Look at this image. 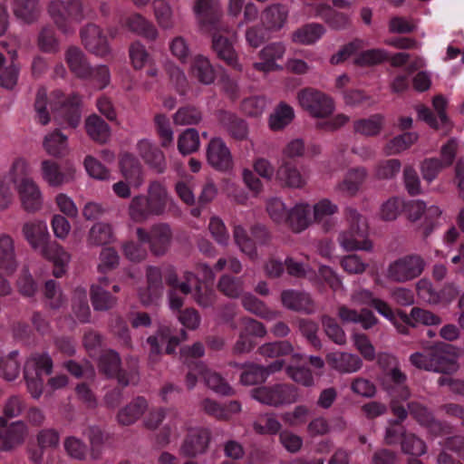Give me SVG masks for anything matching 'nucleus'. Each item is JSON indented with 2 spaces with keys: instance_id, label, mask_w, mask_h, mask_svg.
<instances>
[{
  "instance_id": "nucleus-12",
  "label": "nucleus",
  "mask_w": 464,
  "mask_h": 464,
  "mask_svg": "<svg viewBox=\"0 0 464 464\" xmlns=\"http://www.w3.org/2000/svg\"><path fill=\"white\" fill-rule=\"evenodd\" d=\"M454 347L442 342L430 346V372L450 374L455 372L458 362L453 357Z\"/></svg>"
},
{
  "instance_id": "nucleus-9",
  "label": "nucleus",
  "mask_w": 464,
  "mask_h": 464,
  "mask_svg": "<svg viewBox=\"0 0 464 464\" xmlns=\"http://www.w3.org/2000/svg\"><path fill=\"white\" fill-rule=\"evenodd\" d=\"M165 284L169 286L168 297L171 309H181L184 304V298L178 295V292L188 295L192 292L191 283L196 279V275L190 271H185L181 281L179 278L176 268L168 266L163 272Z\"/></svg>"
},
{
  "instance_id": "nucleus-30",
  "label": "nucleus",
  "mask_w": 464,
  "mask_h": 464,
  "mask_svg": "<svg viewBox=\"0 0 464 464\" xmlns=\"http://www.w3.org/2000/svg\"><path fill=\"white\" fill-rule=\"evenodd\" d=\"M310 212L311 207L308 203H297L288 210L287 220H285V225L294 233H300L305 230L312 222Z\"/></svg>"
},
{
  "instance_id": "nucleus-2",
  "label": "nucleus",
  "mask_w": 464,
  "mask_h": 464,
  "mask_svg": "<svg viewBox=\"0 0 464 464\" xmlns=\"http://www.w3.org/2000/svg\"><path fill=\"white\" fill-rule=\"evenodd\" d=\"M343 213L349 227L339 236L341 246L347 251H370L372 243L368 239V225L365 218L351 207L346 208Z\"/></svg>"
},
{
  "instance_id": "nucleus-34",
  "label": "nucleus",
  "mask_w": 464,
  "mask_h": 464,
  "mask_svg": "<svg viewBox=\"0 0 464 464\" xmlns=\"http://www.w3.org/2000/svg\"><path fill=\"white\" fill-rule=\"evenodd\" d=\"M198 374L203 377L206 385L214 392L222 395H232L233 389L218 372L207 369L204 363H196Z\"/></svg>"
},
{
  "instance_id": "nucleus-42",
  "label": "nucleus",
  "mask_w": 464,
  "mask_h": 464,
  "mask_svg": "<svg viewBox=\"0 0 464 464\" xmlns=\"http://www.w3.org/2000/svg\"><path fill=\"white\" fill-rule=\"evenodd\" d=\"M366 178V171L364 169H356L350 170L343 180L338 184V189L343 194L353 197L354 196L360 187L362 185Z\"/></svg>"
},
{
  "instance_id": "nucleus-18",
  "label": "nucleus",
  "mask_w": 464,
  "mask_h": 464,
  "mask_svg": "<svg viewBox=\"0 0 464 464\" xmlns=\"http://www.w3.org/2000/svg\"><path fill=\"white\" fill-rule=\"evenodd\" d=\"M81 105L82 97L79 94L69 95L54 115V120L60 125L76 129L82 118Z\"/></svg>"
},
{
  "instance_id": "nucleus-23",
  "label": "nucleus",
  "mask_w": 464,
  "mask_h": 464,
  "mask_svg": "<svg viewBox=\"0 0 464 464\" xmlns=\"http://www.w3.org/2000/svg\"><path fill=\"white\" fill-rule=\"evenodd\" d=\"M28 436V428L22 420L6 424L0 436V450L10 451L21 446Z\"/></svg>"
},
{
  "instance_id": "nucleus-21",
  "label": "nucleus",
  "mask_w": 464,
  "mask_h": 464,
  "mask_svg": "<svg viewBox=\"0 0 464 464\" xmlns=\"http://www.w3.org/2000/svg\"><path fill=\"white\" fill-rule=\"evenodd\" d=\"M210 441V431L207 429L191 430L186 436L181 447L180 454L187 458H195L206 452Z\"/></svg>"
},
{
  "instance_id": "nucleus-53",
  "label": "nucleus",
  "mask_w": 464,
  "mask_h": 464,
  "mask_svg": "<svg viewBox=\"0 0 464 464\" xmlns=\"http://www.w3.org/2000/svg\"><path fill=\"white\" fill-rule=\"evenodd\" d=\"M294 352V346L289 341H276L262 344L257 353L266 358H276L289 355Z\"/></svg>"
},
{
  "instance_id": "nucleus-3",
  "label": "nucleus",
  "mask_w": 464,
  "mask_h": 464,
  "mask_svg": "<svg viewBox=\"0 0 464 464\" xmlns=\"http://www.w3.org/2000/svg\"><path fill=\"white\" fill-rule=\"evenodd\" d=\"M47 12L57 29L65 34L73 33V24L81 23L85 18L82 0H52Z\"/></svg>"
},
{
  "instance_id": "nucleus-36",
  "label": "nucleus",
  "mask_w": 464,
  "mask_h": 464,
  "mask_svg": "<svg viewBox=\"0 0 464 464\" xmlns=\"http://www.w3.org/2000/svg\"><path fill=\"white\" fill-rule=\"evenodd\" d=\"M12 8L14 16L26 24L36 21L41 11L39 0H13Z\"/></svg>"
},
{
  "instance_id": "nucleus-20",
  "label": "nucleus",
  "mask_w": 464,
  "mask_h": 464,
  "mask_svg": "<svg viewBox=\"0 0 464 464\" xmlns=\"http://www.w3.org/2000/svg\"><path fill=\"white\" fill-rule=\"evenodd\" d=\"M22 208L28 213L41 209L43 200L39 187L31 179H22L16 186Z\"/></svg>"
},
{
  "instance_id": "nucleus-32",
  "label": "nucleus",
  "mask_w": 464,
  "mask_h": 464,
  "mask_svg": "<svg viewBox=\"0 0 464 464\" xmlns=\"http://www.w3.org/2000/svg\"><path fill=\"white\" fill-rule=\"evenodd\" d=\"M125 25L130 32L149 41H155L158 37V31L155 25L138 13L130 14L125 19Z\"/></svg>"
},
{
  "instance_id": "nucleus-14",
  "label": "nucleus",
  "mask_w": 464,
  "mask_h": 464,
  "mask_svg": "<svg viewBox=\"0 0 464 464\" xmlns=\"http://www.w3.org/2000/svg\"><path fill=\"white\" fill-rule=\"evenodd\" d=\"M41 171L43 179L52 187H61L73 181L76 174V169L72 164L66 162L61 169L59 164L52 160L42 161Z\"/></svg>"
},
{
  "instance_id": "nucleus-10",
  "label": "nucleus",
  "mask_w": 464,
  "mask_h": 464,
  "mask_svg": "<svg viewBox=\"0 0 464 464\" xmlns=\"http://www.w3.org/2000/svg\"><path fill=\"white\" fill-rule=\"evenodd\" d=\"M193 12L199 26L204 30L219 28L228 32L227 23L223 21L219 0H194Z\"/></svg>"
},
{
  "instance_id": "nucleus-33",
  "label": "nucleus",
  "mask_w": 464,
  "mask_h": 464,
  "mask_svg": "<svg viewBox=\"0 0 464 464\" xmlns=\"http://www.w3.org/2000/svg\"><path fill=\"white\" fill-rule=\"evenodd\" d=\"M325 33L324 27L321 24H306L291 34V40L297 44L309 45L314 44Z\"/></svg>"
},
{
  "instance_id": "nucleus-47",
  "label": "nucleus",
  "mask_w": 464,
  "mask_h": 464,
  "mask_svg": "<svg viewBox=\"0 0 464 464\" xmlns=\"http://www.w3.org/2000/svg\"><path fill=\"white\" fill-rule=\"evenodd\" d=\"M31 370L35 372L36 377H40L42 373L50 374L53 370L52 358L46 353L32 356L24 364V379H28V374H30Z\"/></svg>"
},
{
  "instance_id": "nucleus-57",
  "label": "nucleus",
  "mask_w": 464,
  "mask_h": 464,
  "mask_svg": "<svg viewBox=\"0 0 464 464\" xmlns=\"http://www.w3.org/2000/svg\"><path fill=\"white\" fill-rule=\"evenodd\" d=\"M321 323L327 337L338 345H343L346 343V335L337 321L328 314L321 316Z\"/></svg>"
},
{
  "instance_id": "nucleus-40",
  "label": "nucleus",
  "mask_w": 464,
  "mask_h": 464,
  "mask_svg": "<svg viewBox=\"0 0 464 464\" xmlns=\"http://www.w3.org/2000/svg\"><path fill=\"white\" fill-rule=\"evenodd\" d=\"M241 370L240 383L243 385H256L265 382L267 379V372L263 365L255 362L244 363Z\"/></svg>"
},
{
  "instance_id": "nucleus-27",
  "label": "nucleus",
  "mask_w": 464,
  "mask_h": 464,
  "mask_svg": "<svg viewBox=\"0 0 464 464\" xmlns=\"http://www.w3.org/2000/svg\"><path fill=\"white\" fill-rule=\"evenodd\" d=\"M119 169L122 177L130 185L139 188L143 182V169L140 160L130 152H123L119 158Z\"/></svg>"
},
{
  "instance_id": "nucleus-60",
  "label": "nucleus",
  "mask_w": 464,
  "mask_h": 464,
  "mask_svg": "<svg viewBox=\"0 0 464 464\" xmlns=\"http://www.w3.org/2000/svg\"><path fill=\"white\" fill-rule=\"evenodd\" d=\"M401 163L397 159L380 161L374 169V176L378 179H392L400 172Z\"/></svg>"
},
{
  "instance_id": "nucleus-59",
  "label": "nucleus",
  "mask_w": 464,
  "mask_h": 464,
  "mask_svg": "<svg viewBox=\"0 0 464 464\" xmlns=\"http://www.w3.org/2000/svg\"><path fill=\"white\" fill-rule=\"evenodd\" d=\"M37 44L40 50L43 52L55 53L58 51L59 42L52 26L46 25L41 29L38 34Z\"/></svg>"
},
{
  "instance_id": "nucleus-1",
  "label": "nucleus",
  "mask_w": 464,
  "mask_h": 464,
  "mask_svg": "<svg viewBox=\"0 0 464 464\" xmlns=\"http://www.w3.org/2000/svg\"><path fill=\"white\" fill-rule=\"evenodd\" d=\"M170 201L166 187L158 180L150 181L147 194L134 196L128 207V215L135 223H144L151 217L166 213Z\"/></svg>"
},
{
  "instance_id": "nucleus-4",
  "label": "nucleus",
  "mask_w": 464,
  "mask_h": 464,
  "mask_svg": "<svg viewBox=\"0 0 464 464\" xmlns=\"http://www.w3.org/2000/svg\"><path fill=\"white\" fill-rule=\"evenodd\" d=\"M136 236L140 243L148 244L151 255L157 257L169 252L173 238L171 227L167 223L153 224L149 230L137 227Z\"/></svg>"
},
{
  "instance_id": "nucleus-39",
  "label": "nucleus",
  "mask_w": 464,
  "mask_h": 464,
  "mask_svg": "<svg viewBox=\"0 0 464 464\" xmlns=\"http://www.w3.org/2000/svg\"><path fill=\"white\" fill-rule=\"evenodd\" d=\"M43 146L50 156L61 158L67 153V136L56 129L44 137Z\"/></svg>"
},
{
  "instance_id": "nucleus-50",
  "label": "nucleus",
  "mask_w": 464,
  "mask_h": 464,
  "mask_svg": "<svg viewBox=\"0 0 464 464\" xmlns=\"http://www.w3.org/2000/svg\"><path fill=\"white\" fill-rule=\"evenodd\" d=\"M401 451L412 457H420L426 454L428 447L426 442L413 432L408 431L401 441Z\"/></svg>"
},
{
  "instance_id": "nucleus-28",
  "label": "nucleus",
  "mask_w": 464,
  "mask_h": 464,
  "mask_svg": "<svg viewBox=\"0 0 464 464\" xmlns=\"http://www.w3.org/2000/svg\"><path fill=\"white\" fill-rule=\"evenodd\" d=\"M64 59L70 71L76 77L88 79L92 75V68L86 55L79 47L70 46L65 51Z\"/></svg>"
},
{
  "instance_id": "nucleus-31",
  "label": "nucleus",
  "mask_w": 464,
  "mask_h": 464,
  "mask_svg": "<svg viewBox=\"0 0 464 464\" xmlns=\"http://www.w3.org/2000/svg\"><path fill=\"white\" fill-rule=\"evenodd\" d=\"M18 266L14 238L6 234L0 235V269L13 274Z\"/></svg>"
},
{
  "instance_id": "nucleus-15",
  "label": "nucleus",
  "mask_w": 464,
  "mask_h": 464,
  "mask_svg": "<svg viewBox=\"0 0 464 464\" xmlns=\"http://www.w3.org/2000/svg\"><path fill=\"white\" fill-rule=\"evenodd\" d=\"M207 160L215 169L222 172L233 168L232 154L221 138H213L207 147Z\"/></svg>"
},
{
  "instance_id": "nucleus-24",
  "label": "nucleus",
  "mask_w": 464,
  "mask_h": 464,
  "mask_svg": "<svg viewBox=\"0 0 464 464\" xmlns=\"http://www.w3.org/2000/svg\"><path fill=\"white\" fill-rule=\"evenodd\" d=\"M288 14L285 5L279 3L269 5L261 13L262 25L266 31L278 32L285 25Z\"/></svg>"
},
{
  "instance_id": "nucleus-55",
  "label": "nucleus",
  "mask_w": 464,
  "mask_h": 464,
  "mask_svg": "<svg viewBox=\"0 0 464 464\" xmlns=\"http://www.w3.org/2000/svg\"><path fill=\"white\" fill-rule=\"evenodd\" d=\"M154 123L157 135L160 138V146L162 148L172 146L174 135L169 118L162 113L156 114L154 116Z\"/></svg>"
},
{
  "instance_id": "nucleus-7",
  "label": "nucleus",
  "mask_w": 464,
  "mask_h": 464,
  "mask_svg": "<svg viewBox=\"0 0 464 464\" xmlns=\"http://www.w3.org/2000/svg\"><path fill=\"white\" fill-rule=\"evenodd\" d=\"M297 101L304 111L318 119L328 118L335 108L331 96L312 87L300 90L297 92Z\"/></svg>"
},
{
  "instance_id": "nucleus-52",
  "label": "nucleus",
  "mask_w": 464,
  "mask_h": 464,
  "mask_svg": "<svg viewBox=\"0 0 464 464\" xmlns=\"http://www.w3.org/2000/svg\"><path fill=\"white\" fill-rule=\"evenodd\" d=\"M217 287L224 295L229 298H238L244 291V282L239 277L223 275L220 276Z\"/></svg>"
},
{
  "instance_id": "nucleus-54",
  "label": "nucleus",
  "mask_w": 464,
  "mask_h": 464,
  "mask_svg": "<svg viewBox=\"0 0 464 464\" xmlns=\"http://www.w3.org/2000/svg\"><path fill=\"white\" fill-rule=\"evenodd\" d=\"M200 146L198 131L189 128L181 132L178 138V150L182 155L196 152Z\"/></svg>"
},
{
  "instance_id": "nucleus-44",
  "label": "nucleus",
  "mask_w": 464,
  "mask_h": 464,
  "mask_svg": "<svg viewBox=\"0 0 464 464\" xmlns=\"http://www.w3.org/2000/svg\"><path fill=\"white\" fill-rule=\"evenodd\" d=\"M172 120L175 125H198L203 120V112L200 108L188 104L179 108Z\"/></svg>"
},
{
  "instance_id": "nucleus-22",
  "label": "nucleus",
  "mask_w": 464,
  "mask_h": 464,
  "mask_svg": "<svg viewBox=\"0 0 464 464\" xmlns=\"http://www.w3.org/2000/svg\"><path fill=\"white\" fill-rule=\"evenodd\" d=\"M140 157L157 173L166 170L167 163L163 151L149 140H140L136 145Z\"/></svg>"
},
{
  "instance_id": "nucleus-49",
  "label": "nucleus",
  "mask_w": 464,
  "mask_h": 464,
  "mask_svg": "<svg viewBox=\"0 0 464 464\" xmlns=\"http://www.w3.org/2000/svg\"><path fill=\"white\" fill-rule=\"evenodd\" d=\"M295 118L293 108L284 102H281L275 112L269 117V127L273 130H281L287 126Z\"/></svg>"
},
{
  "instance_id": "nucleus-29",
  "label": "nucleus",
  "mask_w": 464,
  "mask_h": 464,
  "mask_svg": "<svg viewBox=\"0 0 464 464\" xmlns=\"http://www.w3.org/2000/svg\"><path fill=\"white\" fill-rule=\"evenodd\" d=\"M84 129L88 137L101 145L106 144L111 136L109 124L96 113H92L85 119Z\"/></svg>"
},
{
  "instance_id": "nucleus-56",
  "label": "nucleus",
  "mask_w": 464,
  "mask_h": 464,
  "mask_svg": "<svg viewBox=\"0 0 464 464\" xmlns=\"http://www.w3.org/2000/svg\"><path fill=\"white\" fill-rule=\"evenodd\" d=\"M418 135L415 132H405L391 140L383 148L386 155L398 154L415 143Z\"/></svg>"
},
{
  "instance_id": "nucleus-26",
  "label": "nucleus",
  "mask_w": 464,
  "mask_h": 464,
  "mask_svg": "<svg viewBox=\"0 0 464 464\" xmlns=\"http://www.w3.org/2000/svg\"><path fill=\"white\" fill-rule=\"evenodd\" d=\"M325 360L331 369L342 374L355 372L362 366V361L358 355L345 352L330 353Z\"/></svg>"
},
{
  "instance_id": "nucleus-13",
  "label": "nucleus",
  "mask_w": 464,
  "mask_h": 464,
  "mask_svg": "<svg viewBox=\"0 0 464 464\" xmlns=\"http://www.w3.org/2000/svg\"><path fill=\"white\" fill-rule=\"evenodd\" d=\"M80 36L82 45L91 53L102 58L111 54L107 36L100 26L88 24L81 29Z\"/></svg>"
},
{
  "instance_id": "nucleus-5",
  "label": "nucleus",
  "mask_w": 464,
  "mask_h": 464,
  "mask_svg": "<svg viewBox=\"0 0 464 464\" xmlns=\"http://www.w3.org/2000/svg\"><path fill=\"white\" fill-rule=\"evenodd\" d=\"M426 263L421 256L410 254L391 262L385 276L393 283H406L418 278L424 271Z\"/></svg>"
},
{
  "instance_id": "nucleus-6",
  "label": "nucleus",
  "mask_w": 464,
  "mask_h": 464,
  "mask_svg": "<svg viewBox=\"0 0 464 464\" xmlns=\"http://www.w3.org/2000/svg\"><path fill=\"white\" fill-rule=\"evenodd\" d=\"M251 397L262 404L279 407L298 401L297 388L289 383H275L251 390Z\"/></svg>"
},
{
  "instance_id": "nucleus-64",
  "label": "nucleus",
  "mask_w": 464,
  "mask_h": 464,
  "mask_svg": "<svg viewBox=\"0 0 464 464\" xmlns=\"http://www.w3.org/2000/svg\"><path fill=\"white\" fill-rule=\"evenodd\" d=\"M388 60L387 53L381 49H371L362 52L354 60L358 66H372Z\"/></svg>"
},
{
  "instance_id": "nucleus-17",
  "label": "nucleus",
  "mask_w": 464,
  "mask_h": 464,
  "mask_svg": "<svg viewBox=\"0 0 464 464\" xmlns=\"http://www.w3.org/2000/svg\"><path fill=\"white\" fill-rule=\"evenodd\" d=\"M280 300L284 307L296 313L313 314L316 311V304L311 295L294 289L281 292Z\"/></svg>"
},
{
  "instance_id": "nucleus-43",
  "label": "nucleus",
  "mask_w": 464,
  "mask_h": 464,
  "mask_svg": "<svg viewBox=\"0 0 464 464\" xmlns=\"http://www.w3.org/2000/svg\"><path fill=\"white\" fill-rule=\"evenodd\" d=\"M120 366H121V359L119 353L108 349L101 353L98 360V369L107 378L112 379Z\"/></svg>"
},
{
  "instance_id": "nucleus-25",
  "label": "nucleus",
  "mask_w": 464,
  "mask_h": 464,
  "mask_svg": "<svg viewBox=\"0 0 464 464\" xmlns=\"http://www.w3.org/2000/svg\"><path fill=\"white\" fill-rule=\"evenodd\" d=\"M163 273L160 268L150 266L146 269L147 287L140 292V302L148 305L157 300L163 293Z\"/></svg>"
},
{
  "instance_id": "nucleus-37",
  "label": "nucleus",
  "mask_w": 464,
  "mask_h": 464,
  "mask_svg": "<svg viewBox=\"0 0 464 464\" xmlns=\"http://www.w3.org/2000/svg\"><path fill=\"white\" fill-rule=\"evenodd\" d=\"M147 408V401L143 397H137L118 412V421L121 425L129 426L134 423Z\"/></svg>"
},
{
  "instance_id": "nucleus-58",
  "label": "nucleus",
  "mask_w": 464,
  "mask_h": 464,
  "mask_svg": "<svg viewBox=\"0 0 464 464\" xmlns=\"http://www.w3.org/2000/svg\"><path fill=\"white\" fill-rule=\"evenodd\" d=\"M18 353L11 352L0 359V376L10 382L16 379L20 373V362L17 360Z\"/></svg>"
},
{
  "instance_id": "nucleus-11",
  "label": "nucleus",
  "mask_w": 464,
  "mask_h": 464,
  "mask_svg": "<svg viewBox=\"0 0 464 464\" xmlns=\"http://www.w3.org/2000/svg\"><path fill=\"white\" fill-rule=\"evenodd\" d=\"M22 233L34 249L39 250L43 256H51L55 251H61L56 241H52L46 225L42 221L25 222Z\"/></svg>"
},
{
  "instance_id": "nucleus-62",
  "label": "nucleus",
  "mask_w": 464,
  "mask_h": 464,
  "mask_svg": "<svg viewBox=\"0 0 464 464\" xmlns=\"http://www.w3.org/2000/svg\"><path fill=\"white\" fill-rule=\"evenodd\" d=\"M205 353L204 345L200 342H196L192 345H186L180 348L179 357L182 362L191 368L196 367V363H202L201 362H195V359L201 358Z\"/></svg>"
},
{
  "instance_id": "nucleus-48",
  "label": "nucleus",
  "mask_w": 464,
  "mask_h": 464,
  "mask_svg": "<svg viewBox=\"0 0 464 464\" xmlns=\"http://www.w3.org/2000/svg\"><path fill=\"white\" fill-rule=\"evenodd\" d=\"M296 326L302 336L315 349L322 348V343L318 336L319 325L316 322L309 318H297Z\"/></svg>"
},
{
  "instance_id": "nucleus-51",
  "label": "nucleus",
  "mask_w": 464,
  "mask_h": 464,
  "mask_svg": "<svg viewBox=\"0 0 464 464\" xmlns=\"http://www.w3.org/2000/svg\"><path fill=\"white\" fill-rule=\"evenodd\" d=\"M113 379L117 380L118 385L121 388L127 387L130 384L136 385L140 380L138 361L134 358H130V360H128V369H122L121 366H120Z\"/></svg>"
},
{
  "instance_id": "nucleus-38",
  "label": "nucleus",
  "mask_w": 464,
  "mask_h": 464,
  "mask_svg": "<svg viewBox=\"0 0 464 464\" xmlns=\"http://www.w3.org/2000/svg\"><path fill=\"white\" fill-rule=\"evenodd\" d=\"M383 124V115L376 113L369 118L354 121L353 130L365 137H375L381 133Z\"/></svg>"
},
{
  "instance_id": "nucleus-35",
  "label": "nucleus",
  "mask_w": 464,
  "mask_h": 464,
  "mask_svg": "<svg viewBox=\"0 0 464 464\" xmlns=\"http://www.w3.org/2000/svg\"><path fill=\"white\" fill-rule=\"evenodd\" d=\"M114 240L113 228L105 222L95 223L89 230L86 242L90 246H102Z\"/></svg>"
},
{
  "instance_id": "nucleus-45",
  "label": "nucleus",
  "mask_w": 464,
  "mask_h": 464,
  "mask_svg": "<svg viewBox=\"0 0 464 464\" xmlns=\"http://www.w3.org/2000/svg\"><path fill=\"white\" fill-rule=\"evenodd\" d=\"M90 298L95 311L104 312L116 306L118 299L101 286H91Z\"/></svg>"
},
{
  "instance_id": "nucleus-8",
  "label": "nucleus",
  "mask_w": 464,
  "mask_h": 464,
  "mask_svg": "<svg viewBox=\"0 0 464 464\" xmlns=\"http://www.w3.org/2000/svg\"><path fill=\"white\" fill-rule=\"evenodd\" d=\"M228 32H224L219 28L207 30L211 34V48L217 57L226 63L231 68L241 71V65L238 63V56L234 48V43L237 39V34L227 24Z\"/></svg>"
},
{
  "instance_id": "nucleus-41",
  "label": "nucleus",
  "mask_w": 464,
  "mask_h": 464,
  "mask_svg": "<svg viewBox=\"0 0 464 464\" xmlns=\"http://www.w3.org/2000/svg\"><path fill=\"white\" fill-rule=\"evenodd\" d=\"M241 303L246 311L263 319L273 320L278 316L277 312L270 310L263 301L251 294L244 295Z\"/></svg>"
},
{
  "instance_id": "nucleus-61",
  "label": "nucleus",
  "mask_w": 464,
  "mask_h": 464,
  "mask_svg": "<svg viewBox=\"0 0 464 464\" xmlns=\"http://www.w3.org/2000/svg\"><path fill=\"white\" fill-rule=\"evenodd\" d=\"M99 259L100 263L97 268L102 274H106L116 269L120 264V256L116 249L113 247L102 248L100 253Z\"/></svg>"
},
{
  "instance_id": "nucleus-19",
  "label": "nucleus",
  "mask_w": 464,
  "mask_h": 464,
  "mask_svg": "<svg viewBox=\"0 0 464 464\" xmlns=\"http://www.w3.org/2000/svg\"><path fill=\"white\" fill-rule=\"evenodd\" d=\"M276 181L284 188L301 189L307 183L305 175L290 160H281L276 171Z\"/></svg>"
},
{
  "instance_id": "nucleus-63",
  "label": "nucleus",
  "mask_w": 464,
  "mask_h": 464,
  "mask_svg": "<svg viewBox=\"0 0 464 464\" xmlns=\"http://www.w3.org/2000/svg\"><path fill=\"white\" fill-rule=\"evenodd\" d=\"M63 447L72 459L84 460L87 455V445L75 436L66 437L63 440Z\"/></svg>"
},
{
  "instance_id": "nucleus-46",
  "label": "nucleus",
  "mask_w": 464,
  "mask_h": 464,
  "mask_svg": "<svg viewBox=\"0 0 464 464\" xmlns=\"http://www.w3.org/2000/svg\"><path fill=\"white\" fill-rule=\"evenodd\" d=\"M191 71L193 76L203 84H210L215 81V71L208 59L202 55L195 57Z\"/></svg>"
},
{
  "instance_id": "nucleus-16",
  "label": "nucleus",
  "mask_w": 464,
  "mask_h": 464,
  "mask_svg": "<svg viewBox=\"0 0 464 464\" xmlns=\"http://www.w3.org/2000/svg\"><path fill=\"white\" fill-rule=\"evenodd\" d=\"M218 125L236 141L246 140L248 136V125L236 113L218 110L215 113Z\"/></svg>"
}]
</instances>
